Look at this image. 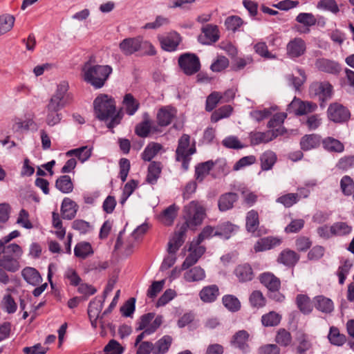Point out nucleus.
<instances>
[{"label":"nucleus","instance_id":"nucleus-39","mask_svg":"<svg viewBox=\"0 0 354 354\" xmlns=\"http://www.w3.org/2000/svg\"><path fill=\"white\" fill-rule=\"evenodd\" d=\"M161 172L160 163L152 162L148 167V174L147 176V182L153 185L157 182Z\"/></svg>","mask_w":354,"mask_h":354},{"label":"nucleus","instance_id":"nucleus-1","mask_svg":"<svg viewBox=\"0 0 354 354\" xmlns=\"http://www.w3.org/2000/svg\"><path fill=\"white\" fill-rule=\"evenodd\" d=\"M186 221L174 233L168 243L167 252L169 254H176L185 241L187 228L194 230L201 225L205 215V209L203 205L198 201H192L184 207Z\"/></svg>","mask_w":354,"mask_h":354},{"label":"nucleus","instance_id":"nucleus-51","mask_svg":"<svg viewBox=\"0 0 354 354\" xmlns=\"http://www.w3.org/2000/svg\"><path fill=\"white\" fill-rule=\"evenodd\" d=\"M223 304L225 308L232 312H236L241 308V303L239 299L231 295H225L223 297Z\"/></svg>","mask_w":354,"mask_h":354},{"label":"nucleus","instance_id":"nucleus-59","mask_svg":"<svg viewBox=\"0 0 354 354\" xmlns=\"http://www.w3.org/2000/svg\"><path fill=\"white\" fill-rule=\"evenodd\" d=\"M251 305L256 308H261L266 305V299L259 290H254L250 296Z\"/></svg>","mask_w":354,"mask_h":354},{"label":"nucleus","instance_id":"nucleus-45","mask_svg":"<svg viewBox=\"0 0 354 354\" xmlns=\"http://www.w3.org/2000/svg\"><path fill=\"white\" fill-rule=\"evenodd\" d=\"M281 317L274 311H271L261 317L262 324L266 327L277 326L281 321Z\"/></svg>","mask_w":354,"mask_h":354},{"label":"nucleus","instance_id":"nucleus-64","mask_svg":"<svg viewBox=\"0 0 354 354\" xmlns=\"http://www.w3.org/2000/svg\"><path fill=\"white\" fill-rule=\"evenodd\" d=\"M317 8L329 10L333 13H337L339 10L335 0H321L317 3Z\"/></svg>","mask_w":354,"mask_h":354},{"label":"nucleus","instance_id":"nucleus-17","mask_svg":"<svg viewBox=\"0 0 354 354\" xmlns=\"http://www.w3.org/2000/svg\"><path fill=\"white\" fill-rule=\"evenodd\" d=\"M77 209L78 205L75 201L69 198H64L61 206L62 215L64 219H73L75 216Z\"/></svg>","mask_w":354,"mask_h":354},{"label":"nucleus","instance_id":"nucleus-42","mask_svg":"<svg viewBox=\"0 0 354 354\" xmlns=\"http://www.w3.org/2000/svg\"><path fill=\"white\" fill-rule=\"evenodd\" d=\"M15 18L10 14L0 15V35L10 31L15 24Z\"/></svg>","mask_w":354,"mask_h":354},{"label":"nucleus","instance_id":"nucleus-16","mask_svg":"<svg viewBox=\"0 0 354 354\" xmlns=\"http://www.w3.org/2000/svg\"><path fill=\"white\" fill-rule=\"evenodd\" d=\"M159 41L162 49L167 51H174L180 44V37L179 34L174 32L166 37H159Z\"/></svg>","mask_w":354,"mask_h":354},{"label":"nucleus","instance_id":"nucleus-27","mask_svg":"<svg viewBox=\"0 0 354 354\" xmlns=\"http://www.w3.org/2000/svg\"><path fill=\"white\" fill-rule=\"evenodd\" d=\"M299 259V256L293 250H285L278 257V262L286 266H294Z\"/></svg>","mask_w":354,"mask_h":354},{"label":"nucleus","instance_id":"nucleus-62","mask_svg":"<svg viewBox=\"0 0 354 354\" xmlns=\"http://www.w3.org/2000/svg\"><path fill=\"white\" fill-rule=\"evenodd\" d=\"M236 226L230 223H225L222 224L216 231L214 235L223 236L225 239L230 237V234L234 232Z\"/></svg>","mask_w":354,"mask_h":354},{"label":"nucleus","instance_id":"nucleus-25","mask_svg":"<svg viewBox=\"0 0 354 354\" xmlns=\"http://www.w3.org/2000/svg\"><path fill=\"white\" fill-rule=\"evenodd\" d=\"M219 295V290L216 285L204 287L199 293L201 299L206 303L214 301Z\"/></svg>","mask_w":354,"mask_h":354},{"label":"nucleus","instance_id":"nucleus-19","mask_svg":"<svg viewBox=\"0 0 354 354\" xmlns=\"http://www.w3.org/2000/svg\"><path fill=\"white\" fill-rule=\"evenodd\" d=\"M104 298H97L95 297L93 299L88 305V315L90 318L91 319H102L104 315L103 313L100 315L101 310L103 308V304L104 301Z\"/></svg>","mask_w":354,"mask_h":354},{"label":"nucleus","instance_id":"nucleus-50","mask_svg":"<svg viewBox=\"0 0 354 354\" xmlns=\"http://www.w3.org/2000/svg\"><path fill=\"white\" fill-rule=\"evenodd\" d=\"M340 188L345 196H351L354 194V181L348 176H344L340 180Z\"/></svg>","mask_w":354,"mask_h":354},{"label":"nucleus","instance_id":"nucleus-55","mask_svg":"<svg viewBox=\"0 0 354 354\" xmlns=\"http://www.w3.org/2000/svg\"><path fill=\"white\" fill-rule=\"evenodd\" d=\"M151 128V121L146 118L143 122L136 125L135 131L138 136L142 138L148 136Z\"/></svg>","mask_w":354,"mask_h":354},{"label":"nucleus","instance_id":"nucleus-35","mask_svg":"<svg viewBox=\"0 0 354 354\" xmlns=\"http://www.w3.org/2000/svg\"><path fill=\"white\" fill-rule=\"evenodd\" d=\"M55 187L64 194H68L73 190V184L69 176L64 175L55 181Z\"/></svg>","mask_w":354,"mask_h":354},{"label":"nucleus","instance_id":"nucleus-54","mask_svg":"<svg viewBox=\"0 0 354 354\" xmlns=\"http://www.w3.org/2000/svg\"><path fill=\"white\" fill-rule=\"evenodd\" d=\"M352 267V263L348 260H344L338 268L337 275L339 278V283L344 284L346 276Z\"/></svg>","mask_w":354,"mask_h":354},{"label":"nucleus","instance_id":"nucleus-14","mask_svg":"<svg viewBox=\"0 0 354 354\" xmlns=\"http://www.w3.org/2000/svg\"><path fill=\"white\" fill-rule=\"evenodd\" d=\"M249 333L245 330L237 331L232 337L231 345L236 348L240 349L244 353L249 350L248 339Z\"/></svg>","mask_w":354,"mask_h":354},{"label":"nucleus","instance_id":"nucleus-48","mask_svg":"<svg viewBox=\"0 0 354 354\" xmlns=\"http://www.w3.org/2000/svg\"><path fill=\"white\" fill-rule=\"evenodd\" d=\"M352 227L345 222H336L332 225L334 236H345L351 233Z\"/></svg>","mask_w":354,"mask_h":354},{"label":"nucleus","instance_id":"nucleus-10","mask_svg":"<svg viewBox=\"0 0 354 354\" xmlns=\"http://www.w3.org/2000/svg\"><path fill=\"white\" fill-rule=\"evenodd\" d=\"M328 115L329 119L335 122H345L350 118L349 111L338 103H334L329 106Z\"/></svg>","mask_w":354,"mask_h":354},{"label":"nucleus","instance_id":"nucleus-18","mask_svg":"<svg viewBox=\"0 0 354 354\" xmlns=\"http://www.w3.org/2000/svg\"><path fill=\"white\" fill-rule=\"evenodd\" d=\"M138 37H129L123 39L119 44L120 51L126 56L138 52Z\"/></svg>","mask_w":354,"mask_h":354},{"label":"nucleus","instance_id":"nucleus-13","mask_svg":"<svg viewBox=\"0 0 354 354\" xmlns=\"http://www.w3.org/2000/svg\"><path fill=\"white\" fill-rule=\"evenodd\" d=\"M234 274L241 283L251 281L254 278V272L249 263H242L238 265Z\"/></svg>","mask_w":354,"mask_h":354},{"label":"nucleus","instance_id":"nucleus-23","mask_svg":"<svg viewBox=\"0 0 354 354\" xmlns=\"http://www.w3.org/2000/svg\"><path fill=\"white\" fill-rule=\"evenodd\" d=\"M322 142L321 137L317 134H309L303 136L300 141L301 149L308 151L318 147Z\"/></svg>","mask_w":354,"mask_h":354},{"label":"nucleus","instance_id":"nucleus-37","mask_svg":"<svg viewBox=\"0 0 354 354\" xmlns=\"http://www.w3.org/2000/svg\"><path fill=\"white\" fill-rule=\"evenodd\" d=\"M214 165V163L212 160L198 164L195 169L196 179L199 182L203 181L205 177L209 174Z\"/></svg>","mask_w":354,"mask_h":354},{"label":"nucleus","instance_id":"nucleus-47","mask_svg":"<svg viewBox=\"0 0 354 354\" xmlns=\"http://www.w3.org/2000/svg\"><path fill=\"white\" fill-rule=\"evenodd\" d=\"M138 52L145 55H154L156 53L154 46L142 37H138Z\"/></svg>","mask_w":354,"mask_h":354},{"label":"nucleus","instance_id":"nucleus-31","mask_svg":"<svg viewBox=\"0 0 354 354\" xmlns=\"http://www.w3.org/2000/svg\"><path fill=\"white\" fill-rule=\"evenodd\" d=\"M172 338L169 335H165L155 344H153V354H165L171 346Z\"/></svg>","mask_w":354,"mask_h":354},{"label":"nucleus","instance_id":"nucleus-49","mask_svg":"<svg viewBox=\"0 0 354 354\" xmlns=\"http://www.w3.org/2000/svg\"><path fill=\"white\" fill-rule=\"evenodd\" d=\"M259 224L258 213L254 210H251L247 214L246 228L248 231L254 232Z\"/></svg>","mask_w":354,"mask_h":354},{"label":"nucleus","instance_id":"nucleus-24","mask_svg":"<svg viewBox=\"0 0 354 354\" xmlns=\"http://www.w3.org/2000/svg\"><path fill=\"white\" fill-rule=\"evenodd\" d=\"M315 66L319 71L328 73L335 74L339 71L337 62L324 58L317 59Z\"/></svg>","mask_w":354,"mask_h":354},{"label":"nucleus","instance_id":"nucleus-3","mask_svg":"<svg viewBox=\"0 0 354 354\" xmlns=\"http://www.w3.org/2000/svg\"><path fill=\"white\" fill-rule=\"evenodd\" d=\"M113 69L109 65H93L88 62L82 68L84 80L95 88H101L112 73Z\"/></svg>","mask_w":354,"mask_h":354},{"label":"nucleus","instance_id":"nucleus-9","mask_svg":"<svg viewBox=\"0 0 354 354\" xmlns=\"http://www.w3.org/2000/svg\"><path fill=\"white\" fill-rule=\"evenodd\" d=\"M306 50V42L300 37H295L291 39L286 45V54L291 59L302 56L305 54Z\"/></svg>","mask_w":354,"mask_h":354},{"label":"nucleus","instance_id":"nucleus-44","mask_svg":"<svg viewBox=\"0 0 354 354\" xmlns=\"http://www.w3.org/2000/svg\"><path fill=\"white\" fill-rule=\"evenodd\" d=\"M232 107L230 105H225L214 111L211 115L212 122H217L221 119L228 118L232 112Z\"/></svg>","mask_w":354,"mask_h":354},{"label":"nucleus","instance_id":"nucleus-52","mask_svg":"<svg viewBox=\"0 0 354 354\" xmlns=\"http://www.w3.org/2000/svg\"><path fill=\"white\" fill-rule=\"evenodd\" d=\"M222 94L217 91H214L210 93L206 100L205 110L207 111H212L216 106L218 103L221 102Z\"/></svg>","mask_w":354,"mask_h":354},{"label":"nucleus","instance_id":"nucleus-40","mask_svg":"<svg viewBox=\"0 0 354 354\" xmlns=\"http://www.w3.org/2000/svg\"><path fill=\"white\" fill-rule=\"evenodd\" d=\"M261 166L263 170L270 169L277 160L276 154L272 151H265L260 157Z\"/></svg>","mask_w":354,"mask_h":354},{"label":"nucleus","instance_id":"nucleus-15","mask_svg":"<svg viewBox=\"0 0 354 354\" xmlns=\"http://www.w3.org/2000/svg\"><path fill=\"white\" fill-rule=\"evenodd\" d=\"M260 282L270 292H277L281 287L280 279L271 272H263L259 277Z\"/></svg>","mask_w":354,"mask_h":354},{"label":"nucleus","instance_id":"nucleus-63","mask_svg":"<svg viewBox=\"0 0 354 354\" xmlns=\"http://www.w3.org/2000/svg\"><path fill=\"white\" fill-rule=\"evenodd\" d=\"M354 167V155L346 156L341 158L337 163L336 167L338 169L343 171L348 170Z\"/></svg>","mask_w":354,"mask_h":354},{"label":"nucleus","instance_id":"nucleus-26","mask_svg":"<svg viewBox=\"0 0 354 354\" xmlns=\"http://www.w3.org/2000/svg\"><path fill=\"white\" fill-rule=\"evenodd\" d=\"M238 200V196L235 193L228 192L221 195L218 199V208L224 212L233 207L234 203Z\"/></svg>","mask_w":354,"mask_h":354},{"label":"nucleus","instance_id":"nucleus-22","mask_svg":"<svg viewBox=\"0 0 354 354\" xmlns=\"http://www.w3.org/2000/svg\"><path fill=\"white\" fill-rule=\"evenodd\" d=\"M24 279L29 284L36 286L40 283L42 279L39 272L33 268L26 267L21 271Z\"/></svg>","mask_w":354,"mask_h":354},{"label":"nucleus","instance_id":"nucleus-2","mask_svg":"<svg viewBox=\"0 0 354 354\" xmlns=\"http://www.w3.org/2000/svg\"><path fill=\"white\" fill-rule=\"evenodd\" d=\"M94 112L96 118L100 120H107L111 118L108 123L109 129L113 128L119 123L118 118L115 116L116 106L115 100L107 94H100L93 102Z\"/></svg>","mask_w":354,"mask_h":354},{"label":"nucleus","instance_id":"nucleus-60","mask_svg":"<svg viewBox=\"0 0 354 354\" xmlns=\"http://www.w3.org/2000/svg\"><path fill=\"white\" fill-rule=\"evenodd\" d=\"M69 86L68 82L63 81L61 82L57 86V89L53 95L67 102L69 99V94L68 91Z\"/></svg>","mask_w":354,"mask_h":354},{"label":"nucleus","instance_id":"nucleus-21","mask_svg":"<svg viewBox=\"0 0 354 354\" xmlns=\"http://www.w3.org/2000/svg\"><path fill=\"white\" fill-rule=\"evenodd\" d=\"M281 239L275 237L268 236L259 240L254 246L255 252H262L270 250L280 245Z\"/></svg>","mask_w":354,"mask_h":354},{"label":"nucleus","instance_id":"nucleus-12","mask_svg":"<svg viewBox=\"0 0 354 354\" xmlns=\"http://www.w3.org/2000/svg\"><path fill=\"white\" fill-rule=\"evenodd\" d=\"M195 153V144L194 143L190 147V136L187 134H183L178 140L176 156L180 158L182 156H192Z\"/></svg>","mask_w":354,"mask_h":354},{"label":"nucleus","instance_id":"nucleus-56","mask_svg":"<svg viewBox=\"0 0 354 354\" xmlns=\"http://www.w3.org/2000/svg\"><path fill=\"white\" fill-rule=\"evenodd\" d=\"M296 21L306 26H313L315 25L317 19L312 13L301 12L297 17Z\"/></svg>","mask_w":354,"mask_h":354},{"label":"nucleus","instance_id":"nucleus-46","mask_svg":"<svg viewBox=\"0 0 354 354\" xmlns=\"http://www.w3.org/2000/svg\"><path fill=\"white\" fill-rule=\"evenodd\" d=\"M155 313H149L142 315L137 322L136 330H142L150 328V326L154 323Z\"/></svg>","mask_w":354,"mask_h":354},{"label":"nucleus","instance_id":"nucleus-5","mask_svg":"<svg viewBox=\"0 0 354 354\" xmlns=\"http://www.w3.org/2000/svg\"><path fill=\"white\" fill-rule=\"evenodd\" d=\"M178 64L187 75L196 73L201 68L198 57L192 53H185L180 55L178 58Z\"/></svg>","mask_w":354,"mask_h":354},{"label":"nucleus","instance_id":"nucleus-30","mask_svg":"<svg viewBox=\"0 0 354 354\" xmlns=\"http://www.w3.org/2000/svg\"><path fill=\"white\" fill-rule=\"evenodd\" d=\"M202 31L204 33V37L206 38L205 41H203V37H199V40L203 44H210L218 41V30L216 26L207 25L202 28Z\"/></svg>","mask_w":354,"mask_h":354},{"label":"nucleus","instance_id":"nucleus-53","mask_svg":"<svg viewBox=\"0 0 354 354\" xmlns=\"http://www.w3.org/2000/svg\"><path fill=\"white\" fill-rule=\"evenodd\" d=\"M297 71L300 77L288 75L287 79L290 85H292L296 90H299V87L305 82L306 77L304 70L298 68Z\"/></svg>","mask_w":354,"mask_h":354},{"label":"nucleus","instance_id":"nucleus-32","mask_svg":"<svg viewBox=\"0 0 354 354\" xmlns=\"http://www.w3.org/2000/svg\"><path fill=\"white\" fill-rule=\"evenodd\" d=\"M296 304L303 314L308 315L313 311V305L310 297L306 295H298L296 297Z\"/></svg>","mask_w":354,"mask_h":354},{"label":"nucleus","instance_id":"nucleus-43","mask_svg":"<svg viewBox=\"0 0 354 354\" xmlns=\"http://www.w3.org/2000/svg\"><path fill=\"white\" fill-rule=\"evenodd\" d=\"M75 156L82 162L87 160L91 155V148L87 146L82 147L68 151L66 153L67 156Z\"/></svg>","mask_w":354,"mask_h":354},{"label":"nucleus","instance_id":"nucleus-41","mask_svg":"<svg viewBox=\"0 0 354 354\" xmlns=\"http://www.w3.org/2000/svg\"><path fill=\"white\" fill-rule=\"evenodd\" d=\"M162 145L156 142L149 143L142 153V158L145 161H151L160 151Z\"/></svg>","mask_w":354,"mask_h":354},{"label":"nucleus","instance_id":"nucleus-34","mask_svg":"<svg viewBox=\"0 0 354 354\" xmlns=\"http://www.w3.org/2000/svg\"><path fill=\"white\" fill-rule=\"evenodd\" d=\"M178 210V207L175 204L169 206L160 216L161 222L165 225H172L177 216Z\"/></svg>","mask_w":354,"mask_h":354},{"label":"nucleus","instance_id":"nucleus-38","mask_svg":"<svg viewBox=\"0 0 354 354\" xmlns=\"http://www.w3.org/2000/svg\"><path fill=\"white\" fill-rule=\"evenodd\" d=\"M123 105L126 112L129 115H133L138 109L140 104L131 93H127L124 96Z\"/></svg>","mask_w":354,"mask_h":354},{"label":"nucleus","instance_id":"nucleus-61","mask_svg":"<svg viewBox=\"0 0 354 354\" xmlns=\"http://www.w3.org/2000/svg\"><path fill=\"white\" fill-rule=\"evenodd\" d=\"M243 24L242 19L238 16L228 17L225 21L227 30L235 32Z\"/></svg>","mask_w":354,"mask_h":354},{"label":"nucleus","instance_id":"nucleus-11","mask_svg":"<svg viewBox=\"0 0 354 354\" xmlns=\"http://www.w3.org/2000/svg\"><path fill=\"white\" fill-rule=\"evenodd\" d=\"M177 111L171 106H163L160 108L156 115L158 124L160 127L169 125L176 117Z\"/></svg>","mask_w":354,"mask_h":354},{"label":"nucleus","instance_id":"nucleus-33","mask_svg":"<svg viewBox=\"0 0 354 354\" xmlns=\"http://www.w3.org/2000/svg\"><path fill=\"white\" fill-rule=\"evenodd\" d=\"M163 322V317L162 315H158L154 319V323L150 326V328L145 329L137 336L135 342V346L140 344L145 337V335H149L156 331V330L161 326Z\"/></svg>","mask_w":354,"mask_h":354},{"label":"nucleus","instance_id":"nucleus-8","mask_svg":"<svg viewBox=\"0 0 354 354\" xmlns=\"http://www.w3.org/2000/svg\"><path fill=\"white\" fill-rule=\"evenodd\" d=\"M188 250L189 253L181 266V270H187L189 268L196 264L205 253V248L198 244V242H192Z\"/></svg>","mask_w":354,"mask_h":354},{"label":"nucleus","instance_id":"nucleus-58","mask_svg":"<svg viewBox=\"0 0 354 354\" xmlns=\"http://www.w3.org/2000/svg\"><path fill=\"white\" fill-rule=\"evenodd\" d=\"M275 340L281 346H287L290 344L292 337L288 331L284 328H281L277 332Z\"/></svg>","mask_w":354,"mask_h":354},{"label":"nucleus","instance_id":"nucleus-57","mask_svg":"<svg viewBox=\"0 0 354 354\" xmlns=\"http://www.w3.org/2000/svg\"><path fill=\"white\" fill-rule=\"evenodd\" d=\"M328 339L334 345L342 346L346 341V337L340 334L337 328H331L328 334Z\"/></svg>","mask_w":354,"mask_h":354},{"label":"nucleus","instance_id":"nucleus-20","mask_svg":"<svg viewBox=\"0 0 354 354\" xmlns=\"http://www.w3.org/2000/svg\"><path fill=\"white\" fill-rule=\"evenodd\" d=\"M313 303L316 309L324 313H330L334 309L333 301L323 295L315 297Z\"/></svg>","mask_w":354,"mask_h":354},{"label":"nucleus","instance_id":"nucleus-4","mask_svg":"<svg viewBox=\"0 0 354 354\" xmlns=\"http://www.w3.org/2000/svg\"><path fill=\"white\" fill-rule=\"evenodd\" d=\"M23 254L22 248L17 243H10L4 247L0 255V267L9 272H16L20 268L19 259Z\"/></svg>","mask_w":354,"mask_h":354},{"label":"nucleus","instance_id":"nucleus-36","mask_svg":"<svg viewBox=\"0 0 354 354\" xmlns=\"http://www.w3.org/2000/svg\"><path fill=\"white\" fill-rule=\"evenodd\" d=\"M74 254L77 257L84 259L93 254V250L91 245L88 242L82 241L75 245Z\"/></svg>","mask_w":354,"mask_h":354},{"label":"nucleus","instance_id":"nucleus-6","mask_svg":"<svg viewBox=\"0 0 354 354\" xmlns=\"http://www.w3.org/2000/svg\"><path fill=\"white\" fill-rule=\"evenodd\" d=\"M284 133V129L277 128L266 132L254 131L250 133V144L258 145L261 143H268L279 135Z\"/></svg>","mask_w":354,"mask_h":354},{"label":"nucleus","instance_id":"nucleus-29","mask_svg":"<svg viewBox=\"0 0 354 354\" xmlns=\"http://www.w3.org/2000/svg\"><path fill=\"white\" fill-rule=\"evenodd\" d=\"M183 278L187 282L200 281L205 278V272L201 267L196 266L187 270Z\"/></svg>","mask_w":354,"mask_h":354},{"label":"nucleus","instance_id":"nucleus-28","mask_svg":"<svg viewBox=\"0 0 354 354\" xmlns=\"http://www.w3.org/2000/svg\"><path fill=\"white\" fill-rule=\"evenodd\" d=\"M322 143L324 149L329 152L342 153L344 150L343 143L332 137L324 138Z\"/></svg>","mask_w":354,"mask_h":354},{"label":"nucleus","instance_id":"nucleus-7","mask_svg":"<svg viewBox=\"0 0 354 354\" xmlns=\"http://www.w3.org/2000/svg\"><path fill=\"white\" fill-rule=\"evenodd\" d=\"M311 95H317L322 102L321 106H324V102L328 100L333 93V86L328 82H316L310 87Z\"/></svg>","mask_w":354,"mask_h":354}]
</instances>
